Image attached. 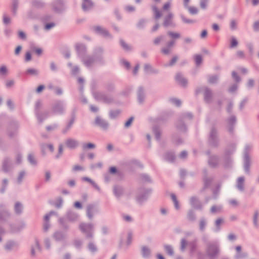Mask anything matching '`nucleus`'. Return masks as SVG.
<instances>
[{"label":"nucleus","instance_id":"17","mask_svg":"<svg viewBox=\"0 0 259 259\" xmlns=\"http://www.w3.org/2000/svg\"><path fill=\"white\" fill-rule=\"evenodd\" d=\"M238 45V41L235 38H232L231 40V47L232 48L235 47Z\"/></svg>","mask_w":259,"mask_h":259},{"label":"nucleus","instance_id":"48","mask_svg":"<svg viewBox=\"0 0 259 259\" xmlns=\"http://www.w3.org/2000/svg\"><path fill=\"white\" fill-rule=\"evenodd\" d=\"M207 31L206 30H203L201 34V36L202 38H204L205 37L206 35H207Z\"/></svg>","mask_w":259,"mask_h":259},{"label":"nucleus","instance_id":"6","mask_svg":"<svg viewBox=\"0 0 259 259\" xmlns=\"http://www.w3.org/2000/svg\"><path fill=\"white\" fill-rule=\"evenodd\" d=\"M153 11L156 19H159L162 16L161 12L156 7H153Z\"/></svg>","mask_w":259,"mask_h":259},{"label":"nucleus","instance_id":"35","mask_svg":"<svg viewBox=\"0 0 259 259\" xmlns=\"http://www.w3.org/2000/svg\"><path fill=\"white\" fill-rule=\"evenodd\" d=\"M170 3H166L164 5V6L163 7V9L165 10H168L170 8Z\"/></svg>","mask_w":259,"mask_h":259},{"label":"nucleus","instance_id":"8","mask_svg":"<svg viewBox=\"0 0 259 259\" xmlns=\"http://www.w3.org/2000/svg\"><path fill=\"white\" fill-rule=\"evenodd\" d=\"M195 63L197 65H199L202 62V57L199 55H196L194 56Z\"/></svg>","mask_w":259,"mask_h":259},{"label":"nucleus","instance_id":"44","mask_svg":"<svg viewBox=\"0 0 259 259\" xmlns=\"http://www.w3.org/2000/svg\"><path fill=\"white\" fill-rule=\"evenodd\" d=\"M19 36L21 38H25V33L22 31H19Z\"/></svg>","mask_w":259,"mask_h":259},{"label":"nucleus","instance_id":"1","mask_svg":"<svg viewBox=\"0 0 259 259\" xmlns=\"http://www.w3.org/2000/svg\"><path fill=\"white\" fill-rule=\"evenodd\" d=\"M94 6V4L91 0H83L82 4V8L84 11H88L91 9Z\"/></svg>","mask_w":259,"mask_h":259},{"label":"nucleus","instance_id":"4","mask_svg":"<svg viewBox=\"0 0 259 259\" xmlns=\"http://www.w3.org/2000/svg\"><path fill=\"white\" fill-rule=\"evenodd\" d=\"M96 124L103 128L107 127V123L101 118L98 117L95 120Z\"/></svg>","mask_w":259,"mask_h":259},{"label":"nucleus","instance_id":"46","mask_svg":"<svg viewBox=\"0 0 259 259\" xmlns=\"http://www.w3.org/2000/svg\"><path fill=\"white\" fill-rule=\"evenodd\" d=\"M139 66L138 65H137L134 68V69L133 70V74H136L138 72V71L139 70Z\"/></svg>","mask_w":259,"mask_h":259},{"label":"nucleus","instance_id":"3","mask_svg":"<svg viewBox=\"0 0 259 259\" xmlns=\"http://www.w3.org/2000/svg\"><path fill=\"white\" fill-rule=\"evenodd\" d=\"M80 228L83 232L90 233L93 229V226L91 224H81Z\"/></svg>","mask_w":259,"mask_h":259},{"label":"nucleus","instance_id":"38","mask_svg":"<svg viewBox=\"0 0 259 259\" xmlns=\"http://www.w3.org/2000/svg\"><path fill=\"white\" fill-rule=\"evenodd\" d=\"M91 207L89 206L88 208V216L89 217V218H90V219L92 218V214H91Z\"/></svg>","mask_w":259,"mask_h":259},{"label":"nucleus","instance_id":"12","mask_svg":"<svg viewBox=\"0 0 259 259\" xmlns=\"http://www.w3.org/2000/svg\"><path fill=\"white\" fill-rule=\"evenodd\" d=\"M164 247L166 252L168 254L171 255L173 254V249L171 246L169 245H165Z\"/></svg>","mask_w":259,"mask_h":259},{"label":"nucleus","instance_id":"29","mask_svg":"<svg viewBox=\"0 0 259 259\" xmlns=\"http://www.w3.org/2000/svg\"><path fill=\"white\" fill-rule=\"evenodd\" d=\"M3 20L5 23L8 24L10 22V19L7 16H4Z\"/></svg>","mask_w":259,"mask_h":259},{"label":"nucleus","instance_id":"33","mask_svg":"<svg viewBox=\"0 0 259 259\" xmlns=\"http://www.w3.org/2000/svg\"><path fill=\"white\" fill-rule=\"evenodd\" d=\"M14 244L13 242H9L6 246V248L7 249H10L11 248L12 246H13Z\"/></svg>","mask_w":259,"mask_h":259},{"label":"nucleus","instance_id":"9","mask_svg":"<svg viewBox=\"0 0 259 259\" xmlns=\"http://www.w3.org/2000/svg\"><path fill=\"white\" fill-rule=\"evenodd\" d=\"M26 73L29 75H37L38 71L37 70L33 68H30L26 70Z\"/></svg>","mask_w":259,"mask_h":259},{"label":"nucleus","instance_id":"45","mask_svg":"<svg viewBox=\"0 0 259 259\" xmlns=\"http://www.w3.org/2000/svg\"><path fill=\"white\" fill-rule=\"evenodd\" d=\"M186 242L185 240H182L181 241V247L183 249H184L186 245Z\"/></svg>","mask_w":259,"mask_h":259},{"label":"nucleus","instance_id":"55","mask_svg":"<svg viewBox=\"0 0 259 259\" xmlns=\"http://www.w3.org/2000/svg\"><path fill=\"white\" fill-rule=\"evenodd\" d=\"M116 171V169L115 167H111L110 168V172L111 173L114 174V173H115Z\"/></svg>","mask_w":259,"mask_h":259},{"label":"nucleus","instance_id":"28","mask_svg":"<svg viewBox=\"0 0 259 259\" xmlns=\"http://www.w3.org/2000/svg\"><path fill=\"white\" fill-rule=\"evenodd\" d=\"M122 63H123V65L124 66V67L126 69H130V64L129 62H127L126 61H122Z\"/></svg>","mask_w":259,"mask_h":259},{"label":"nucleus","instance_id":"5","mask_svg":"<svg viewBox=\"0 0 259 259\" xmlns=\"http://www.w3.org/2000/svg\"><path fill=\"white\" fill-rule=\"evenodd\" d=\"M172 18V15L169 14L165 18L163 23V25L165 26H167L171 23V19Z\"/></svg>","mask_w":259,"mask_h":259},{"label":"nucleus","instance_id":"61","mask_svg":"<svg viewBox=\"0 0 259 259\" xmlns=\"http://www.w3.org/2000/svg\"><path fill=\"white\" fill-rule=\"evenodd\" d=\"M107 149L109 150V151H111L113 149V146L111 144H109L107 145Z\"/></svg>","mask_w":259,"mask_h":259},{"label":"nucleus","instance_id":"53","mask_svg":"<svg viewBox=\"0 0 259 259\" xmlns=\"http://www.w3.org/2000/svg\"><path fill=\"white\" fill-rule=\"evenodd\" d=\"M162 52L164 54H167L170 52V50L169 49H162Z\"/></svg>","mask_w":259,"mask_h":259},{"label":"nucleus","instance_id":"32","mask_svg":"<svg viewBox=\"0 0 259 259\" xmlns=\"http://www.w3.org/2000/svg\"><path fill=\"white\" fill-rule=\"evenodd\" d=\"M82 169V167L79 165H75L73 168V169L74 171L80 170Z\"/></svg>","mask_w":259,"mask_h":259},{"label":"nucleus","instance_id":"23","mask_svg":"<svg viewBox=\"0 0 259 259\" xmlns=\"http://www.w3.org/2000/svg\"><path fill=\"white\" fill-rule=\"evenodd\" d=\"M133 119H134V118L133 117H131L125 123V126L127 127L128 126H130L132 123V122H133Z\"/></svg>","mask_w":259,"mask_h":259},{"label":"nucleus","instance_id":"18","mask_svg":"<svg viewBox=\"0 0 259 259\" xmlns=\"http://www.w3.org/2000/svg\"><path fill=\"white\" fill-rule=\"evenodd\" d=\"M120 44H121V46L123 47V48L124 49H125V50H128L130 49V47L128 46L127 44H126L125 42L123 40H121Z\"/></svg>","mask_w":259,"mask_h":259},{"label":"nucleus","instance_id":"60","mask_svg":"<svg viewBox=\"0 0 259 259\" xmlns=\"http://www.w3.org/2000/svg\"><path fill=\"white\" fill-rule=\"evenodd\" d=\"M205 222L204 221H201L200 224V227L201 229H203L205 226Z\"/></svg>","mask_w":259,"mask_h":259},{"label":"nucleus","instance_id":"31","mask_svg":"<svg viewBox=\"0 0 259 259\" xmlns=\"http://www.w3.org/2000/svg\"><path fill=\"white\" fill-rule=\"evenodd\" d=\"M119 112L118 111H112L110 113V116L112 117H114L118 114H119Z\"/></svg>","mask_w":259,"mask_h":259},{"label":"nucleus","instance_id":"24","mask_svg":"<svg viewBox=\"0 0 259 259\" xmlns=\"http://www.w3.org/2000/svg\"><path fill=\"white\" fill-rule=\"evenodd\" d=\"M15 210L19 213L21 210V205L19 203H16L15 205Z\"/></svg>","mask_w":259,"mask_h":259},{"label":"nucleus","instance_id":"49","mask_svg":"<svg viewBox=\"0 0 259 259\" xmlns=\"http://www.w3.org/2000/svg\"><path fill=\"white\" fill-rule=\"evenodd\" d=\"M212 28L213 30L217 31L219 29V27L217 24H213L212 25Z\"/></svg>","mask_w":259,"mask_h":259},{"label":"nucleus","instance_id":"41","mask_svg":"<svg viewBox=\"0 0 259 259\" xmlns=\"http://www.w3.org/2000/svg\"><path fill=\"white\" fill-rule=\"evenodd\" d=\"M212 249V250H214V253L215 254H217L218 252V249L215 247H213L212 248H210L208 250V252L210 254H211V250Z\"/></svg>","mask_w":259,"mask_h":259},{"label":"nucleus","instance_id":"27","mask_svg":"<svg viewBox=\"0 0 259 259\" xmlns=\"http://www.w3.org/2000/svg\"><path fill=\"white\" fill-rule=\"evenodd\" d=\"M171 101H172V103L174 104H175L177 106H180L181 104V102L179 100L174 99H172Z\"/></svg>","mask_w":259,"mask_h":259},{"label":"nucleus","instance_id":"19","mask_svg":"<svg viewBox=\"0 0 259 259\" xmlns=\"http://www.w3.org/2000/svg\"><path fill=\"white\" fill-rule=\"evenodd\" d=\"M89 248L92 252H95L97 250V248L95 245L93 243H90L89 245Z\"/></svg>","mask_w":259,"mask_h":259},{"label":"nucleus","instance_id":"56","mask_svg":"<svg viewBox=\"0 0 259 259\" xmlns=\"http://www.w3.org/2000/svg\"><path fill=\"white\" fill-rule=\"evenodd\" d=\"M159 24H156V25H155L153 27V28L152 29V31L153 32H154V31H156V30L158 29V28H159Z\"/></svg>","mask_w":259,"mask_h":259},{"label":"nucleus","instance_id":"37","mask_svg":"<svg viewBox=\"0 0 259 259\" xmlns=\"http://www.w3.org/2000/svg\"><path fill=\"white\" fill-rule=\"evenodd\" d=\"M55 237L57 240H59L62 237V235L61 233H57L55 234Z\"/></svg>","mask_w":259,"mask_h":259},{"label":"nucleus","instance_id":"14","mask_svg":"<svg viewBox=\"0 0 259 259\" xmlns=\"http://www.w3.org/2000/svg\"><path fill=\"white\" fill-rule=\"evenodd\" d=\"M168 34L172 38H179L180 36V34L176 32H169L168 33Z\"/></svg>","mask_w":259,"mask_h":259},{"label":"nucleus","instance_id":"58","mask_svg":"<svg viewBox=\"0 0 259 259\" xmlns=\"http://www.w3.org/2000/svg\"><path fill=\"white\" fill-rule=\"evenodd\" d=\"M177 79L181 80L183 79L182 75L181 74H178L177 75Z\"/></svg>","mask_w":259,"mask_h":259},{"label":"nucleus","instance_id":"52","mask_svg":"<svg viewBox=\"0 0 259 259\" xmlns=\"http://www.w3.org/2000/svg\"><path fill=\"white\" fill-rule=\"evenodd\" d=\"M44 89V85H40L39 86L37 90H36V91L38 93H39L43 89Z\"/></svg>","mask_w":259,"mask_h":259},{"label":"nucleus","instance_id":"64","mask_svg":"<svg viewBox=\"0 0 259 259\" xmlns=\"http://www.w3.org/2000/svg\"><path fill=\"white\" fill-rule=\"evenodd\" d=\"M228 237L230 240H233L235 238V236L233 234L229 235Z\"/></svg>","mask_w":259,"mask_h":259},{"label":"nucleus","instance_id":"10","mask_svg":"<svg viewBox=\"0 0 259 259\" xmlns=\"http://www.w3.org/2000/svg\"><path fill=\"white\" fill-rule=\"evenodd\" d=\"M95 29H96V30L97 31H98V32H99V33H101V34H104V35H108V32H107L106 30H105V29H104L102 28L101 27H99V26H97V27H96L95 28Z\"/></svg>","mask_w":259,"mask_h":259},{"label":"nucleus","instance_id":"22","mask_svg":"<svg viewBox=\"0 0 259 259\" xmlns=\"http://www.w3.org/2000/svg\"><path fill=\"white\" fill-rule=\"evenodd\" d=\"M207 2H208V0H202L200 3L201 7L202 9H205L206 7Z\"/></svg>","mask_w":259,"mask_h":259},{"label":"nucleus","instance_id":"26","mask_svg":"<svg viewBox=\"0 0 259 259\" xmlns=\"http://www.w3.org/2000/svg\"><path fill=\"white\" fill-rule=\"evenodd\" d=\"M31 59V56L29 52H27L25 55V60L26 61H29Z\"/></svg>","mask_w":259,"mask_h":259},{"label":"nucleus","instance_id":"40","mask_svg":"<svg viewBox=\"0 0 259 259\" xmlns=\"http://www.w3.org/2000/svg\"><path fill=\"white\" fill-rule=\"evenodd\" d=\"M74 206L77 208H81V204L79 202L76 201L74 203Z\"/></svg>","mask_w":259,"mask_h":259},{"label":"nucleus","instance_id":"63","mask_svg":"<svg viewBox=\"0 0 259 259\" xmlns=\"http://www.w3.org/2000/svg\"><path fill=\"white\" fill-rule=\"evenodd\" d=\"M230 203L232 204V205H237V202L236 200H232L230 201Z\"/></svg>","mask_w":259,"mask_h":259},{"label":"nucleus","instance_id":"20","mask_svg":"<svg viewBox=\"0 0 259 259\" xmlns=\"http://www.w3.org/2000/svg\"><path fill=\"white\" fill-rule=\"evenodd\" d=\"M7 71V68L5 66H2L0 67V73L1 74H5Z\"/></svg>","mask_w":259,"mask_h":259},{"label":"nucleus","instance_id":"11","mask_svg":"<svg viewBox=\"0 0 259 259\" xmlns=\"http://www.w3.org/2000/svg\"><path fill=\"white\" fill-rule=\"evenodd\" d=\"M143 255L145 257L148 256L150 254V250L146 247L142 248Z\"/></svg>","mask_w":259,"mask_h":259},{"label":"nucleus","instance_id":"16","mask_svg":"<svg viewBox=\"0 0 259 259\" xmlns=\"http://www.w3.org/2000/svg\"><path fill=\"white\" fill-rule=\"evenodd\" d=\"M188 10L189 12L192 14H195L198 12V10L195 7H189Z\"/></svg>","mask_w":259,"mask_h":259},{"label":"nucleus","instance_id":"62","mask_svg":"<svg viewBox=\"0 0 259 259\" xmlns=\"http://www.w3.org/2000/svg\"><path fill=\"white\" fill-rule=\"evenodd\" d=\"M190 0H184V3L185 7H188Z\"/></svg>","mask_w":259,"mask_h":259},{"label":"nucleus","instance_id":"34","mask_svg":"<svg viewBox=\"0 0 259 259\" xmlns=\"http://www.w3.org/2000/svg\"><path fill=\"white\" fill-rule=\"evenodd\" d=\"M230 26L232 29H235L236 27V23L234 20L231 22Z\"/></svg>","mask_w":259,"mask_h":259},{"label":"nucleus","instance_id":"15","mask_svg":"<svg viewBox=\"0 0 259 259\" xmlns=\"http://www.w3.org/2000/svg\"><path fill=\"white\" fill-rule=\"evenodd\" d=\"M95 147V145L92 143L85 144L83 145V149H92Z\"/></svg>","mask_w":259,"mask_h":259},{"label":"nucleus","instance_id":"13","mask_svg":"<svg viewBox=\"0 0 259 259\" xmlns=\"http://www.w3.org/2000/svg\"><path fill=\"white\" fill-rule=\"evenodd\" d=\"M171 197L172 201L174 202L175 206L176 208L177 209H178L179 208V205H178V201L177 200L176 196L174 194H171Z\"/></svg>","mask_w":259,"mask_h":259},{"label":"nucleus","instance_id":"7","mask_svg":"<svg viewBox=\"0 0 259 259\" xmlns=\"http://www.w3.org/2000/svg\"><path fill=\"white\" fill-rule=\"evenodd\" d=\"M244 178L242 177L239 178L237 181V187L240 190H242L243 188Z\"/></svg>","mask_w":259,"mask_h":259},{"label":"nucleus","instance_id":"25","mask_svg":"<svg viewBox=\"0 0 259 259\" xmlns=\"http://www.w3.org/2000/svg\"><path fill=\"white\" fill-rule=\"evenodd\" d=\"M28 160L32 164H34L35 163L34 157L31 154L28 156Z\"/></svg>","mask_w":259,"mask_h":259},{"label":"nucleus","instance_id":"2","mask_svg":"<svg viewBox=\"0 0 259 259\" xmlns=\"http://www.w3.org/2000/svg\"><path fill=\"white\" fill-rule=\"evenodd\" d=\"M65 144L68 148L72 149L77 146L78 142L75 140L69 139L66 140Z\"/></svg>","mask_w":259,"mask_h":259},{"label":"nucleus","instance_id":"59","mask_svg":"<svg viewBox=\"0 0 259 259\" xmlns=\"http://www.w3.org/2000/svg\"><path fill=\"white\" fill-rule=\"evenodd\" d=\"M232 76L234 79H236V80L238 79L237 73L235 72H232Z\"/></svg>","mask_w":259,"mask_h":259},{"label":"nucleus","instance_id":"30","mask_svg":"<svg viewBox=\"0 0 259 259\" xmlns=\"http://www.w3.org/2000/svg\"><path fill=\"white\" fill-rule=\"evenodd\" d=\"M55 26V24L54 23H49V24H47L46 25V29H47V30H49L50 29H51V28H52L53 27H54Z\"/></svg>","mask_w":259,"mask_h":259},{"label":"nucleus","instance_id":"51","mask_svg":"<svg viewBox=\"0 0 259 259\" xmlns=\"http://www.w3.org/2000/svg\"><path fill=\"white\" fill-rule=\"evenodd\" d=\"M187 155V152L185 151H183L181 153L180 157L182 158H184L186 157Z\"/></svg>","mask_w":259,"mask_h":259},{"label":"nucleus","instance_id":"42","mask_svg":"<svg viewBox=\"0 0 259 259\" xmlns=\"http://www.w3.org/2000/svg\"><path fill=\"white\" fill-rule=\"evenodd\" d=\"M177 61V58L176 57H174V58L171 59V61H170V62L169 65H174V64L176 62V61Z\"/></svg>","mask_w":259,"mask_h":259},{"label":"nucleus","instance_id":"21","mask_svg":"<svg viewBox=\"0 0 259 259\" xmlns=\"http://www.w3.org/2000/svg\"><path fill=\"white\" fill-rule=\"evenodd\" d=\"M82 180L85 181L89 182V183L92 184L94 186L97 187V186L96 185L95 183L92 180H91L90 178H87V177H84V178H82Z\"/></svg>","mask_w":259,"mask_h":259},{"label":"nucleus","instance_id":"57","mask_svg":"<svg viewBox=\"0 0 259 259\" xmlns=\"http://www.w3.org/2000/svg\"><path fill=\"white\" fill-rule=\"evenodd\" d=\"M50 177H51L50 174L49 172H47L46 173V180L47 181L49 180L50 179Z\"/></svg>","mask_w":259,"mask_h":259},{"label":"nucleus","instance_id":"47","mask_svg":"<svg viewBox=\"0 0 259 259\" xmlns=\"http://www.w3.org/2000/svg\"><path fill=\"white\" fill-rule=\"evenodd\" d=\"M35 52L37 55H40L42 53V50L40 48L36 49Z\"/></svg>","mask_w":259,"mask_h":259},{"label":"nucleus","instance_id":"36","mask_svg":"<svg viewBox=\"0 0 259 259\" xmlns=\"http://www.w3.org/2000/svg\"><path fill=\"white\" fill-rule=\"evenodd\" d=\"M121 191L120 189H119L118 188H114V193L117 196L119 195V193H120Z\"/></svg>","mask_w":259,"mask_h":259},{"label":"nucleus","instance_id":"43","mask_svg":"<svg viewBox=\"0 0 259 259\" xmlns=\"http://www.w3.org/2000/svg\"><path fill=\"white\" fill-rule=\"evenodd\" d=\"M223 220L222 219H218L215 222L216 226L219 227V226L222 223Z\"/></svg>","mask_w":259,"mask_h":259},{"label":"nucleus","instance_id":"54","mask_svg":"<svg viewBox=\"0 0 259 259\" xmlns=\"http://www.w3.org/2000/svg\"><path fill=\"white\" fill-rule=\"evenodd\" d=\"M21 50V47L20 46L17 47L15 50V54L17 55L19 53V52H20Z\"/></svg>","mask_w":259,"mask_h":259},{"label":"nucleus","instance_id":"50","mask_svg":"<svg viewBox=\"0 0 259 259\" xmlns=\"http://www.w3.org/2000/svg\"><path fill=\"white\" fill-rule=\"evenodd\" d=\"M161 37H157V38H155L154 41V44L156 45L159 44V42L161 41Z\"/></svg>","mask_w":259,"mask_h":259},{"label":"nucleus","instance_id":"39","mask_svg":"<svg viewBox=\"0 0 259 259\" xmlns=\"http://www.w3.org/2000/svg\"><path fill=\"white\" fill-rule=\"evenodd\" d=\"M254 29L255 30H259V22H256L254 24Z\"/></svg>","mask_w":259,"mask_h":259}]
</instances>
